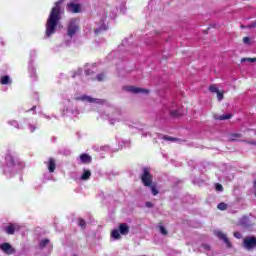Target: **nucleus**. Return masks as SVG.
Listing matches in <instances>:
<instances>
[{"instance_id": "nucleus-19", "label": "nucleus", "mask_w": 256, "mask_h": 256, "mask_svg": "<svg viewBox=\"0 0 256 256\" xmlns=\"http://www.w3.org/2000/svg\"><path fill=\"white\" fill-rule=\"evenodd\" d=\"M80 161L81 163H91V156L88 154H82L80 155Z\"/></svg>"}, {"instance_id": "nucleus-7", "label": "nucleus", "mask_w": 256, "mask_h": 256, "mask_svg": "<svg viewBox=\"0 0 256 256\" xmlns=\"http://www.w3.org/2000/svg\"><path fill=\"white\" fill-rule=\"evenodd\" d=\"M67 31L68 37H70V39L74 37L77 31H79V20L77 18H73L70 20Z\"/></svg>"}, {"instance_id": "nucleus-8", "label": "nucleus", "mask_w": 256, "mask_h": 256, "mask_svg": "<svg viewBox=\"0 0 256 256\" xmlns=\"http://www.w3.org/2000/svg\"><path fill=\"white\" fill-rule=\"evenodd\" d=\"M123 89L132 95H149V90L135 86H124Z\"/></svg>"}, {"instance_id": "nucleus-53", "label": "nucleus", "mask_w": 256, "mask_h": 256, "mask_svg": "<svg viewBox=\"0 0 256 256\" xmlns=\"http://www.w3.org/2000/svg\"><path fill=\"white\" fill-rule=\"evenodd\" d=\"M73 256H75V255H73Z\"/></svg>"}, {"instance_id": "nucleus-41", "label": "nucleus", "mask_w": 256, "mask_h": 256, "mask_svg": "<svg viewBox=\"0 0 256 256\" xmlns=\"http://www.w3.org/2000/svg\"><path fill=\"white\" fill-rule=\"evenodd\" d=\"M146 207H148V208L153 207V203H151V202H146Z\"/></svg>"}, {"instance_id": "nucleus-35", "label": "nucleus", "mask_w": 256, "mask_h": 256, "mask_svg": "<svg viewBox=\"0 0 256 256\" xmlns=\"http://www.w3.org/2000/svg\"><path fill=\"white\" fill-rule=\"evenodd\" d=\"M44 178L46 179V181H51L53 179V176H51L50 174H45Z\"/></svg>"}, {"instance_id": "nucleus-23", "label": "nucleus", "mask_w": 256, "mask_h": 256, "mask_svg": "<svg viewBox=\"0 0 256 256\" xmlns=\"http://www.w3.org/2000/svg\"><path fill=\"white\" fill-rule=\"evenodd\" d=\"M15 231H16V228H14L13 225H9L6 228V233L9 234V235H13Z\"/></svg>"}, {"instance_id": "nucleus-26", "label": "nucleus", "mask_w": 256, "mask_h": 256, "mask_svg": "<svg viewBox=\"0 0 256 256\" xmlns=\"http://www.w3.org/2000/svg\"><path fill=\"white\" fill-rule=\"evenodd\" d=\"M249 62V63H256V58H242L241 59V63H245V62Z\"/></svg>"}, {"instance_id": "nucleus-14", "label": "nucleus", "mask_w": 256, "mask_h": 256, "mask_svg": "<svg viewBox=\"0 0 256 256\" xmlns=\"http://www.w3.org/2000/svg\"><path fill=\"white\" fill-rule=\"evenodd\" d=\"M67 11L69 13H81V5L77 3H70L67 5Z\"/></svg>"}, {"instance_id": "nucleus-24", "label": "nucleus", "mask_w": 256, "mask_h": 256, "mask_svg": "<svg viewBox=\"0 0 256 256\" xmlns=\"http://www.w3.org/2000/svg\"><path fill=\"white\" fill-rule=\"evenodd\" d=\"M158 230H159V232H160L161 235L166 236L167 234H169V232L167 231L166 227H164V226H162V225H160V226L158 227Z\"/></svg>"}, {"instance_id": "nucleus-12", "label": "nucleus", "mask_w": 256, "mask_h": 256, "mask_svg": "<svg viewBox=\"0 0 256 256\" xmlns=\"http://www.w3.org/2000/svg\"><path fill=\"white\" fill-rule=\"evenodd\" d=\"M0 250H2L3 253L7 255H13L14 253H16V249L13 248L12 245L9 243L0 244Z\"/></svg>"}, {"instance_id": "nucleus-34", "label": "nucleus", "mask_w": 256, "mask_h": 256, "mask_svg": "<svg viewBox=\"0 0 256 256\" xmlns=\"http://www.w3.org/2000/svg\"><path fill=\"white\" fill-rule=\"evenodd\" d=\"M215 189H216V191H223V185L217 183V184L215 185Z\"/></svg>"}, {"instance_id": "nucleus-48", "label": "nucleus", "mask_w": 256, "mask_h": 256, "mask_svg": "<svg viewBox=\"0 0 256 256\" xmlns=\"http://www.w3.org/2000/svg\"><path fill=\"white\" fill-rule=\"evenodd\" d=\"M86 75H91V73H89L87 70L85 71Z\"/></svg>"}, {"instance_id": "nucleus-32", "label": "nucleus", "mask_w": 256, "mask_h": 256, "mask_svg": "<svg viewBox=\"0 0 256 256\" xmlns=\"http://www.w3.org/2000/svg\"><path fill=\"white\" fill-rule=\"evenodd\" d=\"M216 94H217L218 101H223V92L218 91Z\"/></svg>"}, {"instance_id": "nucleus-6", "label": "nucleus", "mask_w": 256, "mask_h": 256, "mask_svg": "<svg viewBox=\"0 0 256 256\" xmlns=\"http://www.w3.org/2000/svg\"><path fill=\"white\" fill-rule=\"evenodd\" d=\"M129 234V226L120 225L119 229L111 231V238L114 240H121V235L126 236Z\"/></svg>"}, {"instance_id": "nucleus-30", "label": "nucleus", "mask_w": 256, "mask_h": 256, "mask_svg": "<svg viewBox=\"0 0 256 256\" xmlns=\"http://www.w3.org/2000/svg\"><path fill=\"white\" fill-rule=\"evenodd\" d=\"M119 147L120 149H123V147H129V142L122 140L121 142H119Z\"/></svg>"}, {"instance_id": "nucleus-51", "label": "nucleus", "mask_w": 256, "mask_h": 256, "mask_svg": "<svg viewBox=\"0 0 256 256\" xmlns=\"http://www.w3.org/2000/svg\"><path fill=\"white\" fill-rule=\"evenodd\" d=\"M77 74H74L72 77H76Z\"/></svg>"}, {"instance_id": "nucleus-22", "label": "nucleus", "mask_w": 256, "mask_h": 256, "mask_svg": "<svg viewBox=\"0 0 256 256\" xmlns=\"http://www.w3.org/2000/svg\"><path fill=\"white\" fill-rule=\"evenodd\" d=\"M148 187H150L152 195H154V196L159 195V190H157V186L155 185V183Z\"/></svg>"}, {"instance_id": "nucleus-5", "label": "nucleus", "mask_w": 256, "mask_h": 256, "mask_svg": "<svg viewBox=\"0 0 256 256\" xmlns=\"http://www.w3.org/2000/svg\"><path fill=\"white\" fill-rule=\"evenodd\" d=\"M76 101H82V103H96V105H107V101L99 98H93L88 95L75 96Z\"/></svg>"}, {"instance_id": "nucleus-25", "label": "nucleus", "mask_w": 256, "mask_h": 256, "mask_svg": "<svg viewBox=\"0 0 256 256\" xmlns=\"http://www.w3.org/2000/svg\"><path fill=\"white\" fill-rule=\"evenodd\" d=\"M248 223H249V216H243L240 219V225H248Z\"/></svg>"}, {"instance_id": "nucleus-10", "label": "nucleus", "mask_w": 256, "mask_h": 256, "mask_svg": "<svg viewBox=\"0 0 256 256\" xmlns=\"http://www.w3.org/2000/svg\"><path fill=\"white\" fill-rule=\"evenodd\" d=\"M242 247L247 251H252L254 248H256V237L251 236L243 239Z\"/></svg>"}, {"instance_id": "nucleus-18", "label": "nucleus", "mask_w": 256, "mask_h": 256, "mask_svg": "<svg viewBox=\"0 0 256 256\" xmlns=\"http://www.w3.org/2000/svg\"><path fill=\"white\" fill-rule=\"evenodd\" d=\"M0 83L1 85H11L12 80H11V76L9 75H4L0 78Z\"/></svg>"}, {"instance_id": "nucleus-3", "label": "nucleus", "mask_w": 256, "mask_h": 256, "mask_svg": "<svg viewBox=\"0 0 256 256\" xmlns=\"http://www.w3.org/2000/svg\"><path fill=\"white\" fill-rule=\"evenodd\" d=\"M100 117L104 119V121H108L110 125H117V123H121V121H125V116L123 115V111L119 108L109 107L106 109L105 113L100 114Z\"/></svg>"}, {"instance_id": "nucleus-2", "label": "nucleus", "mask_w": 256, "mask_h": 256, "mask_svg": "<svg viewBox=\"0 0 256 256\" xmlns=\"http://www.w3.org/2000/svg\"><path fill=\"white\" fill-rule=\"evenodd\" d=\"M5 161L6 164L2 167V171L8 179L15 175V173H17V171L23 167V163H21L19 159L15 158V156L11 154L6 155Z\"/></svg>"}, {"instance_id": "nucleus-1", "label": "nucleus", "mask_w": 256, "mask_h": 256, "mask_svg": "<svg viewBox=\"0 0 256 256\" xmlns=\"http://www.w3.org/2000/svg\"><path fill=\"white\" fill-rule=\"evenodd\" d=\"M61 3H63V0L56 2L50 12L46 22V37H51V35H54L55 31H57L59 21H61V15H63Z\"/></svg>"}, {"instance_id": "nucleus-13", "label": "nucleus", "mask_w": 256, "mask_h": 256, "mask_svg": "<svg viewBox=\"0 0 256 256\" xmlns=\"http://www.w3.org/2000/svg\"><path fill=\"white\" fill-rule=\"evenodd\" d=\"M45 165L49 171V173H55V169H57V162L53 158H49L48 161L45 162Z\"/></svg>"}, {"instance_id": "nucleus-36", "label": "nucleus", "mask_w": 256, "mask_h": 256, "mask_svg": "<svg viewBox=\"0 0 256 256\" xmlns=\"http://www.w3.org/2000/svg\"><path fill=\"white\" fill-rule=\"evenodd\" d=\"M97 79H98L99 81H103V79H105V74H98V75H97Z\"/></svg>"}, {"instance_id": "nucleus-44", "label": "nucleus", "mask_w": 256, "mask_h": 256, "mask_svg": "<svg viewBox=\"0 0 256 256\" xmlns=\"http://www.w3.org/2000/svg\"><path fill=\"white\" fill-rule=\"evenodd\" d=\"M232 137H241V134H233Z\"/></svg>"}, {"instance_id": "nucleus-15", "label": "nucleus", "mask_w": 256, "mask_h": 256, "mask_svg": "<svg viewBox=\"0 0 256 256\" xmlns=\"http://www.w3.org/2000/svg\"><path fill=\"white\" fill-rule=\"evenodd\" d=\"M91 179V170L83 169L78 181H89Z\"/></svg>"}, {"instance_id": "nucleus-46", "label": "nucleus", "mask_w": 256, "mask_h": 256, "mask_svg": "<svg viewBox=\"0 0 256 256\" xmlns=\"http://www.w3.org/2000/svg\"><path fill=\"white\" fill-rule=\"evenodd\" d=\"M45 119H51V117L44 115Z\"/></svg>"}, {"instance_id": "nucleus-16", "label": "nucleus", "mask_w": 256, "mask_h": 256, "mask_svg": "<svg viewBox=\"0 0 256 256\" xmlns=\"http://www.w3.org/2000/svg\"><path fill=\"white\" fill-rule=\"evenodd\" d=\"M216 236H217V238H219V240H223L224 243H226L227 248H232L231 242H230L229 238H227L226 234L218 231V232H216Z\"/></svg>"}, {"instance_id": "nucleus-50", "label": "nucleus", "mask_w": 256, "mask_h": 256, "mask_svg": "<svg viewBox=\"0 0 256 256\" xmlns=\"http://www.w3.org/2000/svg\"><path fill=\"white\" fill-rule=\"evenodd\" d=\"M35 108H36V107L34 106V107L32 108V111H35Z\"/></svg>"}, {"instance_id": "nucleus-47", "label": "nucleus", "mask_w": 256, "mask_h": 256, "mask_svg": "<svg viewBox=\"0 0 256 256\" xmlns=\"http://www.w3.org/2000/svg\"><path fill=\"white\" fill-rule=\"evenodd\" d=\"M147 135H148L147 133H143L142 134L143 137H147Z\"/></svg>"}, {"instance_id": "nucleus-37", "label": "nucleus", "mask_w": 256, "mask_h": 256, "mask_svg": "<svg viewBox=\"0 0 256 256\" xmlns=\"http://www.w3.org/2000/svg\"><path fill=\"white\" fill-rule=\"evenodd\" d=\"M202 248H204L206 251H210L211 250V246H209L207 244H202Z\"/></svg>"}, {"instance_id": "nucleus-45", "label": "nucleus", "mask_w": 256, "mask_h": 256, "mask_svg": "<svg viewBox=\"0 0 256 256\" xmlns=\"http://www.w3.org/2000/svg\"><path fill=\"white\" fill-rule=\"evenodd\" d=\"M0 45L5 46V41L1 40Z\"/></svg>"}, {"instance_id": "nucleus-40", "label": "nucleus", "mask_w": 256, "mask_h": 256, "mask_svg": "<svg viewBox=\"0 0 256 256\" xmlns=\"http://www.w3.org/2000/svg\"><path fill=\"white\" fill-rule=\"evenodd\" d=\"M249 41H250L249 37H244V38H243V42H244V43H249Z\"/></svg>"}, {"instance_id": "nucleus-43", "label": "nucleus", "mask_w": 256, "mask_h": 256, "mask_svg": "<svg viewBox=\"0 0 256 256\" xmlns=\"http://www.w3.org/2000/svg\"><path fill=\"white\" fill-rule=\"evenodd\" d=\"M248 144H249V145H255V146H256V141H255V140L249 141Z\"/></svg>"}, {"instance_id": "nucleus-38", "label": "nucleus", "mask_w": 256, "mask_h": 256, "mask_svg": "<svg viewBox=\"0 0 256 256\" xmlns=\"http://www.w3.org/2000/svg\"><path fill=\"white\" fill-rule=\"evenodd\" d=\"M78 225H85V220L78 218Z\"/></svg>"}, {"instance_id": "nucleus-29", "label": "nucleus", "mask_w": 256, "mask_h": 256, "mask_svg": "<svg viewBox=\"0 0 256 256\" xmlns=\"http://www.w3.org/2000/svg\"><path fill=\"white\" fill-rule=\"evenodd\" d=\"M209 91H211V93H217L219 91V88H217L216 85H211L209 87Z\"/></svg>"}, {"instance_id": "nucleus-28", "label": "nucleus", "mask_w": 256, "mask_h": 256, "mask_svg": "<svg viewBox=\"0 0 256 256\" xmlns=\"http://www.w3.org/2000/svg\"><path fill=\"white\" fill-rule=\"evenodd\" d=\"M220 121H225L227 119H231V114H223L219 116Z\"/></svg>"}, {"instance_id": "nucleus-9", "label": "nucleus", "mask_w": 256, "mask_h": 256, "mask_svg": "<svg viewBox=\"0 0 256 256\" xmlns=\"http://www.w3.org/2000/svg\"><path fill=\"white\" fill-rule=\"evenodd\" d=\"M141 180L143 185H145V187H151V185H153V176H151V172H149V168L143 169Z\"/></svg>"}, {"instance_id": "nucleus-17", "label": "nucleus", "mask_w": 256, "mask_h": 256, "mask_svg": "<svg viewBox=\"0 0 256 256\" xmlns=\"http://www.w3.org/2000/svg\"><path fill=\"white\" fill-rule=\"evenodd\" d=\"M105 19H107V14L104 13L102 21V25L95 29L96 35L101 33V31H107L109 29V26L105 24Z\"/></svg>"}, {"instance_id": "nucleus-49", "label": "nucleus", "mask_w": 256, "mask_h": 256, "mask_svg": "<svg viewBox=\"0 0 256 256\" xmlns=\"http://www.w3.org/2000/svg\"><path fill=\"white\" fill-rule=\"evenodd\" d=\"M35 53H36L35 51H32V52H31V55H35Z\"/></svg>"}, {"instance_id": "nucleus-21", "label": "nucleus", "mask_w": 256, "mask_h": 256, "mask_svg": "<svg viewBox=\"0 0 256 256\" xmlns=\"http://www.w3.org/2000/svg\"><path fill=\"white\" fill-rule=\"evenodd\" d=\"M50 243V240L49 239H43L40 241L39 243V248L40 249H43V248H46V246Z\"/></svg>"}, {"instance_id": "nucleus-20", "label": "nucleus", "mask_w": 256, "mask_h": 256, "mask_svg": "<svg viewBox=\"0 0 256 256\" xmlns=\"http://www.w3.org/2000/svg\"><path fill=\"white\" fill-rule=\"evenodd\" d=\"M8 125H11V127H14L15 129H21V125L17 120L8 121Z\"/></svg>"}, {"instance_id": "nucleus-42", "label": "nucleus", "mask_w": 256, "mask_h": 256, "mask_svg": "<svg viewBox=\"0 0 256 256\" xmlns=\"http://www.w3.org/2000/svg\"><path fill=\"white\" fill-rule=\"evenodd\" d=\"M234 236L238 239L241 238V234L239 232L234 233Z\"/></svg>"}, {"instance_id": "nucleus-39", "label": "nucleus", "mask_w": 256, "mask_h": 256, "mask_svg": "<svg viewBox=\"0 0 256 256\" xmlns=\"http://www.w3.org/2000/svg\"><path fill=\"white\" fill-rule=\"evenodd\" d=\"M29 129H30L31 133H33L35 131L36 127L33 125H29Z\"/></svg>"}, {"instance_id": "nucleus-31", "label": "nucleus", "mask_w": 256, "mask_h": 256, "mask_svg": "<svg viewBox=\"0 0 256 256\" xmlns=\"http://www.w3.org/2000/svg\"><path fill=\"white\" fill-rule=\"evenodd\" d=\"M29 73L31 77H35V68L33 66H29Z\"/></svg>"}, {"instance_id": "nucleus-52", "label": "nucleus", "mask_w": 256, "mask_h": 256, "mask_svg": "<svg viewBox=\"0 0 256 256\" xmlns=\"http://www.w3.org/2000/svg\"><path fill=\"white\" fill-rule=\"evenodd\" d=\"M120 225H125V223H120Z\"/></svg>"}, {"instance_id": "nucleus-33", "label": "nucleus", "mask_w": 256, "mask_h": 256, "mask_svg": "<svg viewBox=\"0 0 256 256\" xmlns=\"http://www.w3.org/2000/svg\"><path fill=\"white\" fill-rule=\"evenodd\" d=\"M164 141H177V138L169 137V136H164L163 137Z\"/></svg>"}, {"instance_id": "nucleus-27", "label": "nucleus", "mask_w": 256, "mask_h": 256, "mask_svg": "<svg viewBox=\"0 0 256 256\" xmlns=\"http://www.w3.org/2000/svg\"><path fill=\"white\" fill-rule=\"evenodd\" d=\"M217 207H218V209H219L220 211H226L228 205L225 204L224 202H222V203H219Z\"/></svg>"}, {"instance_id": "nucleus-4", "label": "nucleus", "mask_w": 256, "mask_h": 256, "mask_svg": "<svg viewBox=\"0 0 256 256\" xmlns=\"http://www.w3.org/2000/svg\"><path fill=\"white\" fill-rule=\"evenodd\" d=\"M63 105L62 115H66L67 117H77V115H79V108L75 106L73 101L64 100Z\"/></svg>"}, {"instance_id": "nucleus-11", "label": "nucleus", "mask_w": 256, "mask_h": 256, "mask_svg": "<svg viewBox=\"0 0 256 256\" xmlns=\"http://www.w3.org/2000/svg\"><path fill=\"white\" fill-rule=\"evenodd\" d=\"M166 109V113L170 114V117H179V115H181V112L179 111V109H177V105L175 104V102L165 106Z\"/></svg>"}]
</instances>
